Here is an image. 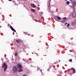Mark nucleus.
<instances>
[{"mask_svg": "<svg viewBox=\"0 0 76 76\" xmlns=\"http://www.w3.org/2000/svg\"><path fill=\"white\" fill-rule=\"evenodd\" d=\"M72 70V69H67V71H70Z\"/></svg>", "mask_w": 76, "mask_h": 76, "instance_id": "nucleus-17", "label": "nucleus"}, {"mask_svg": "<svg viewBox=\"0 0 76 76\" xmlns=\"http://www.w3.org/2000/svg\"><path fill=\"white\" fill-rule=\"evenodd\" d=\"M47 70H48V71H49V69Z\"/></svg>", "mask_w": 76, "mask_h": 76, "instance_id": "nucleus-28", "label": "nucleus"}, {"mask_svg": "<svg viewBox=\"0 0 76 76\" xmlns=\"http://www.w3.org/2000/svg\"><path fill=\"white\" fill-rule=\"evenodd\" d=\"M18 68L16 66H14L12 70L13 73H16L18 70Z\"/></svg>", "mask_w": 76, "mask_h": 76, "instance_id": "nucleus-1", "label": "nucleus"}, {"mask_svg": "<svg viewBox=\"0 0 76 76\" xmlns=\"http://www.w3.org/2000/svg\"><path fill=\"white\" fill-rule=\"evenodd\" d=\"M69 25H70V24H69V23L68 24L67 26V27H69Z\"/></svg>", "mask_w": 76, "mask_h": 76, "instance_id": "nucleus-18", "label": "nucleus"}, {"mask_svg": "<svg viewBox=\"0 0 76 76\" xmlns=\"http://www.w3.org/2000/svg\"><path fill=\"white\" fill-rule=\"evenodd\" d=\"M72 17L74 18H76V13L75 12H74L72 13Z\"/></svg>", "mask_w": 76, "mask_h": 76, "instance_id": "nucleus-4", "label": "nucleus"}, {"mask_svg": "<svg viewBox=\"0 0 76 76\" xmlns=\"http://www.w3.org/2000/svg\"><path fill=\"white\" fill-rule=\"evenodd\" d=\"M35 54H36L35 56H36V57H38V56H39V54L38 53H35Z\"/></svg>", "mask_w": 76, "mask_h": 76, "instance_id": "nucleus-9", "label": "nucleus"}, {"mask_svg": "<svg viewBox=\"0 0 76 76\" xmlns=\"http://www.w3.org/2000/svg\"><path fill=\"white\" fill-rule=\"evenodd\" d=\"M72 25H75V22H73V23H71Z\"/></svg>", "mask_w": 76, "mask_h": 76, "instance_id": "nucleus-12", "label": "nucleus"}, {"mask_svg": "<svg viewBox=\"0 0 76 76\" xmlns=\"http://www.w3.org/2000/svg\"><path fill=\"white\" fill-rule=\"evenodd\" d=\"M66 19V18L64 17L63 18V19Z\"/></svg>", "mask_w": 76, "mask_h": 76, "instance_id": "nucleus-20", "label": "nucleus"}, {"mask_svg": "<svg viewBox=\"0 0 76 76\" xmlns=\"http://www.w3.org/2000/svg\"><path fill=\"white\" fill-rule=\"evenodd\" d=\"M23 76H26V75H23Z\"/></svg>", "mask_w": 76, "mask_h": 76, "instance_id": "nucleus-21", "label": "nucleus"}, {"mask_svg": "<svg viewBox=\"0 0 76 76\" xmlns=\"http://www.w3.org/2000/svg\"><path fill=\"white\" fill-rule=\"evenodd\" d=\"M31 11H32V12H35V11L33 9H31Z\"/></svg>", "mask_w": 76, "mask_h": 76, "instance_id": "nucleus-16", "label": "nucleus"}, {"mask_svg": "<svg viewBox=\"0 0 76 76\" xmlns=\"http://www.w3.org/2000/svg\"><path fill=\"white\" fill-rule=\"evenodd\" d=\"M25 33V34H26V33Z\"/></svg>", "mask_w": 76, "mask_h": 76, "instance_id": "nucleus-29", "label": "nucleus"}, {"mask_svg": "<svg viewBox=\"0 0 76 76\" xmlns=\"http://www.w3.org/2000/svg\"><path fill=\"white\" fill-rule=\"evenodd\" d=\"M56 18H57V19H58V20H60L61 19V18H60V17L57 16Z\"/></svg>", "mask_w": 76, "mask_h": 76, "instance_id": "nucleus-8", "label": "nucleus"}, {"mask_svg": "<svg viewBox=\"0 0 76 76\" xmlns=\"http://www.w3.org/2000/svg\"><path fill=\"white\" fill-rule=\"evenodd\" d=\"M70 43H69V44H70Z\"/></svg>", "mask_w": 76, "mask_h": 76, "instance_id": "nucleus-31", "label": "nucleus"}, {"mask_svg": "<svg viewBox=\"0 0 76 76\" xmlns=\"http://www.w3.org/2000/svg\"><path fill=\"white\" fill-rule=\"evenodd\" d=\"M28 36H30V35H31V34H28Z\"/></svg>", "mask_w": 76, "mask_h": 76, "instance_id": "nucleus-22", "label": "nucleus"}, {"mask_svg": "<svg viewBox=\"0 0 76 76\" xmlns=\"http://www.w3.org/2000/svg\"><path fill=\"white\" fill-rule=\"evenodd\" d=\"M64 53H65V52H64Z\"/></svg>", "mask_w": 76, "mask_h": 76, "instance_id": "nucleus-34", "label": "nucleus"}, {"mask_svg": "<svg viewBox=\"0 0 76 76\" xmlns=\"http://www.w3.org/2000/svg\"><path fill=\"white\" fill-rule=\"evenodd\" d=\"M38 6H39V5L38 4Z\"/></svg>", "mask_w": 76, "mask_h": 76, "instance_id": "nucleus-25", "label": "nucleus"}, {"mask_svg": "<svg viewBox=\"0 0 76 76\" xmlns=\"http://www.w3.org/2000/svg\"><path fill=\"white\" fill-rule=\"evenodd\" d=\"M4 67V71L5 72L6 71V69H7V65L6 64V63H4L3 65L2 66V67L3 68Z\"/></svg>", "mask_w": 76, "mask_h": 76, "instance_id": "nucleus-3", "label": "nucleus"}, {"mask_svg": "<svg viewBox=\"0 0 76 76\" xmlns=\"http://www.w3.org/2000/svg\"><path fill=\"white\" fill-rule=\"evenodd\" d=\"M31 7H34V8H35V7H36V6L34 4H31Z\"/></svg>", "mask_w": 76, "mask_h": 76, "instance_id": "nucleus-6", "label": "nucleus"}, {"mask_svg": "<svg viewBox=\"0 0 76 76\" xmlns=\"http://www.w3.org/2000/svg\"><path fill=\"white\" fill-rule=\"evenodd\" d=\"M8 1H12V0H8Z\"/></svg>", "mask_w": 76, "mask_h": 76, "instance_id": "nucleus-23", "label": "nucleus"}, {"mask_svg": "<svg viewBox=\"0 0 76 76\" xmlns=\"http://www.w3.org/2000/svg\"><path fill=\"white\" fill-rule=\"evenodd\" d=\"M69 3H70V2H69V1H67L66 2V4H69Z\"/></svg>", "mask_w": 76, "mask_h": 76, "instance_id": "nucleus-14", "label": "nucleus"}, {"mask_svg": "<svg viewBox=\"0 0 76 76\" xmlns=\"http://www.w3.org/2000/svg\"><path fill=\"white\" fill-rule=\"evenodd\" d=\"M36 22H38V20H36Z\"/></svg>", "mask_w": 76, "mask_h": 76, "instance_id": "nucleus-26", "label": "nucleus"}, {"mask_svg": "<svg viewBox=\"0 0 76 76\" xmlns=\"http://www.w3.org/2000/svg\"><path fill=\"white\" fill-rule=\"evenodd\" d=\"M74 4H75V2H74Z\"/></svg>", "mask_w": 76, "mask_h": 76, "instance_id": "nucleus-32", "label": "nucleus"}, {"mask_svg": "<svg viewBox=\"0 0 76 76\" xmlns=\"http://www.w3.org/2000/svg\"><path fill=\"white\" fill-rule=\"evenodd\" d=\"M15 55L16 56H17L18 55V53H15Z\"/></svg>", "mask_w": 76, "mask_h": 76, "instance_id": "nucleus-19", "label": "nucleus"}, {"mask_svg": "<svg viewBox=\"0 0 76 76\" xmlns=\"http://www.w3.org/2000/svg\"><path fill=\"white\" fill-rule=\"evenodd\" d=\"M56 20H57V18L55 19Z\"/></svg>", "mask_w": 76, "mask_h": 76, "instance_id": "nucleus-30", "label": "nucleus"}, {"mask_svg": "<svg viewBox=\"0 0 76 76\" xmlns=\"http://www.w3.org/2000/svg\"><path fill=\"white\" fill-rule=\"evenodd\" d=\"M1 60H2V61H3V59H1Z\"/></svg>", "mask_w": 76, "mask_h": 76, "instance_id": "nucleus-27", "label": "nucleus"}, {"mask_svg": "<svg viewBox=\"0 0 76 76\" xmlns=\"http://www.w3.org/2000/svg\"><path fill=\"white\" fill-rule=\"evenodd\" d=\"M17 67H18V69H21L22 68V66L20 64H18Z\"/></svg>", "mask_w": 76, "mask_h": 76, "instance_id": "nucleus-5", "label": "nucleus"}, {"mask_svg": "<svg viewBox=\"0 0 76 76\" xmlns=\"http://www.w3.org/2000/svg\"><path fill=\"white\" fill-rule=\"evenodd\" d=\"M18 72H22V69H19L18 70Z\"/></svg>", "mask_w": 76, "mask_h": 76, "instance_id": "nucleus-11", "label": "nucleus"}, {"mask_svg": "<svg viewBox=\"0 0 76 76\" xmlns=\"http://www.w3.org/2000/svg\"><path fill=\"white\" fill-rule=\"evenodd\" d=\"M34 53H32V54H33Z\"/></svg>", "mask_w": 76, "mask_h": 76, "instance_id": "nucleus-33", "label": "nucleus"}, {"mask_svg": "<svg viewBox=\"0 0 76 76\" xmlns=\"http://www.w3.org/2000/svg\"><path fill=\"white\" fill-rule=\"evenodd\" d=\"M16 42H17V43H19L20 42V41L19 40H16Z\"/></svg>", "mask_w": 76, "mask_h": 76, "instance_id": "nucleus-10", "label": "nucleus"}, {"mask_svg": "<svg viewBox=\"0 0 76 76\" xmlns=\"http://www.w3.org/2000/svg\"><path fill=\"white\" fill-rule=\"evenodd\" d=\"M71 70H72L73 71V73H75V72H76V70L75 68H72Z\"/></svg>", "mask_w": 76, "mask_h": 76, "instance_id": "nucleus-7", "label": "nucleus"}, {"mask_svg": "<svg viewBox=\"0 0 76 76\" xmlns=\"http://www.w3.org/2000/svg\"><path fill=\"white\" fill-rule=\"evenodd\" d=\"M66 20H62V22H65Z\"/></svg>", "mask_w": 76, "mask_h": 76, "instance_id": "nucleus-15", "label": "nucleus"}, {"mask_svg": "<svg viewBox=\"0 0 76 76\" xmlns=\"http://www.w3.org/2000/svg\"><path fill=\"white\" fill-rule=\"evenodd\" d=\"M70 62H72V59H70L69 60V61Z\"/></svg>", "mask_w": 76, "mask_h": 76, "instance_id": "nucleus-13", "label": "nucleus"}, {"mask_svg": "<svg viewBox=\"0 0 76 76\" xmlns=\"http://www.w3.org/2000/svg\"><path fill=\"white\" fill-rule=\"evenodd\" d=\"M67 23H66L65 24V25H66V24H67Z\"/></svg>", "mask_w": 76, "mask_h": 76, "instance_id": "nucleus-24", "label": "nucleus"}, {"mask_svg": "<svg viewBox=\"0 0 76 76\" xmlns=\"http://www.w3.org/2000/svg\"><path fill=\"white\" fill-rule=\"evenodd\" d=\"M10 26V28H11V29L12 31H14V32H16V30H15V29L13 28L10 25V24H8V27H9Z\"/></svg>", "mask_w": 76, "mask_h": 76, "instance_id": "nucleus-2", "label": "nucleus"}]
</instances>
